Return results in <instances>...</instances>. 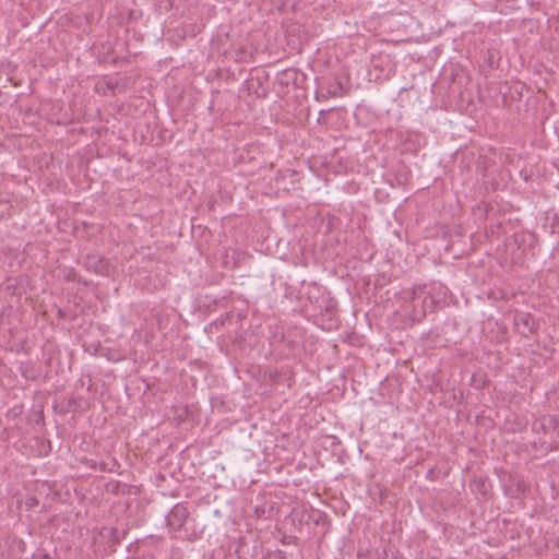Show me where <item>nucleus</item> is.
Instances as JSON below:
<instances>
[{
    "mask_svg": "<svg viewBox=\"0 0 559 559\" xmlns=\"http://www.w3.org/2000/svg\"><path fill=\"white\" fill-rule=\"evenodd\" d=\"M84 265L87 270L100 275H109L111 271L109 261L95 254L87 255L85 258Z\"/></svg>",
    "mask_w": 559,
    "mask_h": 559,
    "instance_id": "nucleus-1",
    "label": "nucleus"
},
{
    "mask_svg": "<svg viewBox=\"0 0 559 559\" xmlns=\"http://www.w3.org/2000/svg\"><path fill=\"white\" fill-rule=\"evenodd\" d=\"M188 519L187 508L180 504L175 506L169 514L166 516L167 524L173 530H179L183 526Z\"/></svg>",
    "mask_w": 559,
    "mask_h": 559,
    "instance_id": "nucleus-2",
    "label": "nucleus"
},
{
    "mask_svg": "<svg viewBox=\"0 0 559 559\" xmlns=\"http://www.w3.org/2000/svg\"><path fill=\"white\" fill-rule=\"evenodd\" d=\"M274 502L267 500L265 497L258 498V503L254 506V514L258 519H270L274 514Z\"/></svg>",
    "mask_w": 559,
    "mask_h": 559,
    "instance_id": "nucleus-3",
    "label": "nucleus"
},
{
    "mask_svg": "<svg viewBox=\"0 0 559 559\" xmlns=\"http://www.w3.org/2000/svg\"><path fill=\"white\" fill-rule=\"evenodd\" d=\"M60 276L66 281H76V272L72 267H63L60 270Z\"/></svg>",
    "mask_w": 559,
    "mask_h": 559,
    "instance_id": "nucleus-4",
    "label": "nucleus"
}]
</instances>
